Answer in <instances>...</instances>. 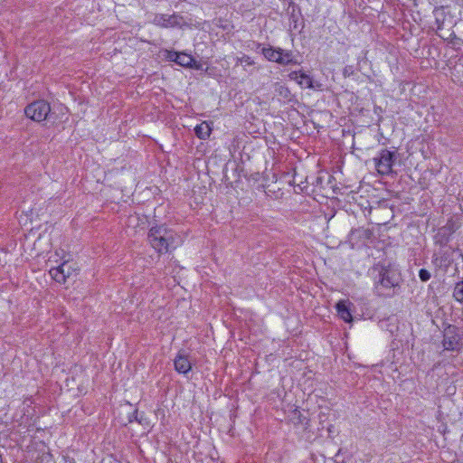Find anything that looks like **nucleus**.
I'll return each instance as SVG.
<instances>
[{
  "label": "nucleus",
  "mask_w": 463,
  "mask_h": 463,
  "mask_svg": "<svg viewBox=\"0 0 463 463\" xmlns=\"http://www.w3.org/2000/svg\"><path fill=\"white\" fill-rule=\"evenodd\" d=\"M190 69H195V70H203V65L200 62H197L195 60L193 62V64L189 67Z\"/></svg>",
  "instance_id": "cd10ccee"
},
{
  "label": "nucleus",
  "mask_w": 463,
  "mask_h": 463,
  "mask_svg": "<svg viewBox=\"0 0 463 463\" xmlns=\"http://www.w3.org/2000/svg\"><path fill=\"white\" fill-rule=\"evenodd\" d=\"M277 63L282 66H287L290 64H299V61L295 58V55L291 50H285L279 48V56L277 58Z\"/></svg>",
  "instance_id": "9b49d317"
},
{
  "label": "nucleus",
  "mask_w": 463,
  "mask_h": 463,
  "mask_svg": "<svg viewBox=\"0 0 463 463\" xmlns=\"http://www.w3.org/2000/svg\"><path fill=\"white\" fill-rule=\"evenodd\" d=\"M372 236V232L368 229L364 228H358L354 229L350 232V238L353 239L354 237H357L359 239H365L368 240Z\"/></svg>",
  "instance_id": "aec40b11"
},
{
  "label": "nucleus",
  "mask_w": 463,
  "mask_h": 463,
  "mask_svg": "<svg viewBox=\"0 0 463 463\" xmlns=\"http://www.w3.org/2000/svg\"><path fill=\"white\" fill-rule=\"evenodd\" d=\"M74 269L68 263V261H63L61 265L55 268H52L49 270V273L52 279L60 284H64L67 281V279L71 277Z\"/></svg>",
  "instance_id": "6e6552de"
},
{
  "label": "nucleus",
  "mask_w": 463,
  "mask_h": 463,
  "mask_svg": "<svg viewBox=\"0 0 463 463\" xmlns=\"http://www.w3.org/2000/svg\"><path fill=\"white\" fill-rule=\"evenodd\" d=\"M270 192H271L270 190L266 191L267 195H269H269H270V194H269V193H270Z\"/></svg>",
  "instance_id": "7c9ffc66"
},
{
  "label": "nucleus",
  "mask_w": 463,
  "mask_h": 463,
  "mask_svg": "<svg viewBox=\"0 0 463 463\" xmlns=\"http://www.w3.org/2000/svg\"><path fill=\"white\" fill-rule=\"evenodd\" d=\"M441 228L446 229V231L448 232L453 234L457 231L458 225L452 219H449L447 222V223L444 226H442Z\"/></svg>",
  "instance_id": "4be33fe9"
},
{
  "label": "nucleus",
  "mask_w": 463,
  "mask_h": 463,
  "mask_svg": "<svg viewBox=\"0 0 463 463\" xmlns=\"http://www.w3.org/2000/svg\"><path fill=\"white\" fill-rule=\"evenodd\" d=\"M175 369L183 374H186L192 369L191 362L188 356L179 352L174 360Z\"/></svg>",
  "instance_id": "9d476101"
},
{
  "label": "nucleus",
  "mask_w": 463,
  "mask_h": 463,
  "mask_svg": "<svg viewBox=\"0 0 463 463\" xmlns=\"http://www.w3.org/2000/svg\"><path fill=\"white\" fill-rule=\"evenodd\" d=\"M432 263L436 268L447 270L450 265V260L446 254H443L442 256H437L434 254L432 257Z\"/></svg>",
  "instance_id": "a211bd4d"
},
{
  "label": "nucleus",
  "mask_w": 463,
  "mask_h": 463,
  "mask_svg": "<svg viewBox=\"0 0 463 463\" xmlns=\"http://www.w3.org/2000/svg\"><path fill=\"white\" fill-rule=\"evenodd\" d=\"M133 420H137L138 422H140L137 419V410H136L131 416H129V419H128V421L129 422H132Z\"/></svg>",
  "instance_id": "c85d7f7f"
},
{
  "label": "nucleus",
  "mask_w": 463,
  "mask_h": 463,
  "mask_svg": "<svg viewBox=\"0 0 463 463\" xmlns=\"http://www.w3.org/2000/svg\"><path fill=\"white\" fill-rule=\"evenodd\" d=\"M458 328L455 326L449 325L444 331L442 345L448 351H460L463 342L458 334Z\"/></svg>",
  "instance_id": "423d86ee"
},
{
  "label": "nucleus",
  "mask_w": 463,
  "mask_h": 463,
  "mask_svg": "<svg viewBox=\"0 0 463 463\" xmlns=\"http://www.w3.org/2000/svg\"><path fill=\"white\" fill-rule=\"evenodd\" d=\"M175 57L177 58L176 64L184 68H189L194 61V57L185 52H178V55H175Z\"/></svg>",
  "instance_id": "6ab92c4d"
},
{
  "label": "nucleus",
  "mask_w": 463,
  "mask_h": 463,
  "mask_svg": "<svg viewBox=\"0 0 463 463\" xmlns=\"http://www.w3.org/2000/svg\"><path fill=\"white\" fill-rule=\"evenodd\" d=\"M280 47H273L271 45L263 46L261 43H257V49H260L261 54L264 58L271 62L277 63V58L279 56Z\"/></svg>",
  "instance_id": "f8f14e48"
},
{
  "label": "nucleus",
  "mask_w": 463,
  "mask_h": 463,
  "mask_svg": "<svg viewBox=\"0 0 463 463\" xmlns=\"http://www.w3.org/2000/svg\"><path fill=\"white\" fill-rule=\"evenodd\" d=\"M147 241L157 253L164 254L176 249L178 235L165 224L156 225L149 229Z\"/></svg>",
  "instance_id": "f03ea898"
},
{
  "label": "nucleus",
  "mask_w": 463,
  "mask_h": 463,
  "mask_svg": "<svg viewBox=\"0 0 463 463\" xmlns=\"http://www.w3.org/2000/svg\"><path fill=\"white\" fill-rule=\"evenodd\" d=\"M247 54H242L241 57L235 59V66L242 65L243 62H249L246 59Z\"/></svg>",
  "instance_id": "a878e982"
},
{
  "label": "nucleus",
  "mask_w": 463,
  "mask_h": 463,
  "mask_svg": "<svg viewBox=\"0 0 463 463\" xmlns=\"http://www.w3.org/2000/svg\"><path fill=\"white\" fill-rule=\"evenodd\" d=\"M354 74V68L353 65H346L343 70V75L345 78L351 77Z\"/></svg>",
  "instance_id": "b1692460"
},
{
  "label": "nucleus",
  "mask_w": 463,
  "mask_h": 463,
  "mask_svg": "<svg viewBox=\"0 0 463 463\" xmlns=\"http://www.w3.org/2000/svg\"><path fill=\"white\" fill-rule=\"evenodd\" d=\"M451 236V233L440 227L434 235V242L440 247H445L449 242Z\"/></svg>",
  "instance_id": "ddd939ff"
},
{
  "label": "nucleus",
  "mask_w": 463,
  "mask_h": 463,
  "mask_svg": "<svg viewBox=\"0 0 463 463\" xmlns=\"http://www.w3.org/2000/svg\"><path fill=\"white\" fill-rule=\"evenodd\" d=\"M246 59L248 60L249 62H243V70L250 75H252L254 72H256V69H255V64L256 62L254 61V60L249 56V55H246Z\"/></svg>",
  "instance_id": "412c9836"
},
{
  "label": "nucleus",
  "mask_w": 463,
  "mask_h": 463,
  "mask_svg": "<svg viewBox=\"0 0 463 463\" xmlns=\"http://www.w3.org/2000/svg\"><path fill=\"white\" fill-rule=\"evenodd\" d=\"M50 112L51 106L43 99L35 100L28 104L24 109V114L26 117L36 122L45 120Z\"/></svg>",
  "instance_id": "20e7f679"
},
{
  "label": "nucleus",
  "mask_w": 463,
  "mask_h": 463,
  "mask_svg": "<svg viewBox=\"0 0 463 463\" xmlns=\"http://www.w3.org/2000/svg\"><path fill=\"white\" fill-rule=\"evenodd\" d=\"M437 31L447 30L449 32L454 24L453 17L443 6L436 7L433 11Z\"/></svg>",
  "instance_id": "0eeeda50"
},
{
  "label": "nucleus",
  "mask_w": 463,
  "mask_h": 463,
  "mask_svg": "<svg viewBox=\"0 0 463 463\" xmlns=\"http://www.w3.org/2000/svg\"><path fill=\"white\" fill-rule=\"evenodd\" d=\"M175 55H178V52L168 51L166 58L168 59V61H174L176 63L177 58L175 57Z\"/></svg>",
  "instance_id": "393cba45"
},
{
  "label": "nucleus",
  "mask_w": 463,
  "mask_h": 463,
  "mask_svg": "<svg viewBox=\"0 0 463 463\" xmlns=\"http://www.w3.org/2000/svg\"><path fill=\"white\" fill-rule=\"evenodd\" d=\"M430 272L426 269H420L419 271V278L422 282H427L430 279Z\"/></svg>",
  "instance_id": "5701e85b"
},
{
  "label": "nucleus",
  "mask_w": 463,
  "mask_h": 463,
  "mask_svg": "<svg viewBox=\"0 0 463 463\" xmlns=\"http://www.w3.org/2000/svg\"><path fill=\"white\" fill-rule=\"evenodd\" d=\"M397 151L382 149L379 156L373 158L376 171L381 175H390L393 174L392 165L397 160Z\"/></svg>",
  "instance_id": "7ed1b4c3"
},
{
  "label": "nucleus",
  "mask_w": 463,
  "mask_h": 463,
  "mask_svg": "<svg viewBox=\"0 0 463 463\" xmlns=\"http://www.w3.org/2000/svg\"><path fill=\"white\" fill-rule=\"evenodd\" d=\"M299 79L298 83L301 86H305L307 89L318 90L321 87V84L313 80V79L303 71H299Z\"/></svg>",
  "instance_id": "4468645a"
},
{
  "label": "nucleus",
  "mask_w": 463,
  "mask_h": 463,
  "mask_svg": "<svg viewBox=\"0 0 463 463\" xmlns=\"http://www.w3.org/2000/svg\"><path fill=\"white\" fill-rule=\"evenodd\" d=\"M369 275L373 280V292L376 296L392 298L400 293L403 279L394 265L379 261L369 269Z\"/></svg>",
  "instance_id": "f257e3e1"
},
{
  "label": "nucleus",
  "mask_w": 463,
  "mask_h": 463,
  "mask_svg": "<svg viewBox=\"0 0 463 463\" xmlns=\"http://www.w3.org/2000/svg\"><path fill=\"white\" fill-rule=\"evenodd\" d=\"M0 463H3L2 455L0 454Z\"/></svg>",
  "instance_id": "2f4dec72"
},
{
  "label": "nucleus",
  "mask_w": 463,
  "mask_h": 463,
  "mask_svg": "<svg viewBox=\"0 0 463 463\" xmlns=\"http://www.w3.org/2000/svg\"><path fill=\"white\" fill-rule=\"evenodd\" d=\"M153 24L161 28H183L188 26L184 17L176 13L172 14H156L153 19Z\"/></svg>",
  "instance_id": "39448f33"
},
{
  "label": "nucleus",
  "mask_w": 463,
  "mask_h": 463,
  "mask_svg": "<svg viewBox=\"0 0 463 463\" xmlns=\"http://www.w3.org/2000/svg\"><path fill=\"white\" fill-rule=\"evenodd\" d=\"M335 308L338 316L345 322L352 321V315L349 307L346 306L345 302L341 300L336 303Z\"/></svg>",
  "instance_id": "2eb2a0df"
},
{
  "label": "nucleus",
  "mask_w": 463,
  "mask_h": 463,
  "mask_svg": "<svg viewBox=\"0 0 463 463\" xmlns=\"http://www.w3.org/2000/svg\"><path fill=\"white\" fill-rule=\"evenodd\" d=\"M291 420L295 425H300L304 429H307L309 425V420L298 409L292 411Z\"/></svg>",
  "instance_id": "dca6fc26"
},
{
  "label": "nucleus",
  "mask_w": 463,
  "mask_h": 463,
  "mask_svg": "<svg viewBox=\"0 0 463 463\" xmlns=\"http://www.w3.org/2000/svg\"><path fill=\"white\" fill-rule=\"evenodd\" d=\"M291 18L293 19L294 22L297 21L296 15L294 14H292Z\"/></svg>",
  "instance_id": "c756f323"
},
{
  "label": "nucleus",
  "mask_w": 463,
  "mask_h": 463,
  "mask_svg": "<svg viewBox=\"0 0 463 463\" xmlns=\"http://www.w3.org/2000/svg\"><path fill=\"white\" fill-rule=\"evenodd\" d=\"M274 91L280 102L289 103L294 99V95L285 84L276 82L274 84Z\"/></svg>",
  "instance_id": "1a4fd4ad"
},
{
  "label": "nucleus",
  "mask_w": 463,
  "mask_h": 463,
  "mask_svg": "<svg viewBox=\"0 0 463 463\" xmlns=\"http://www.w3.org/2000/svg\"><path fill=\"white\" fill-rule=\"evenodd\" d=\"M288 77H289V79H290V80H295V81H297V82H298V79L300 78V77H299V71H291V72L288 74Z\"/></svg>",
  "instance_id": "bb28decb"
},
{
  "label": "nucleus",
  "mask_w": 463,
  "mask_h": 463,
  "mask_svg": "<svg viewBox=\"0 0 463 463\" xmlns=\"http://www.w3.org/2000/svg\"><path fill=\"white\" fill-rule=\"evenodd\" d=\"M211 132L212 128L206 122H203L194 128V133L200 139L208 138L211 135Z\"/></svg>",
  "instance_id": "f3484780"
}]
</instances>
